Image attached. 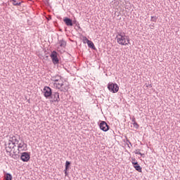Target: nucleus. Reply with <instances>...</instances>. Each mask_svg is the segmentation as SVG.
<instances>
[{"instance_id": "f257e3e1", "label": "nucleus", "mask_w": 180, "mask_h": 180, "mask_svg": "<svg viewBox=\"0 0 180 180\" xmlns=\"http://www.w3.org/2000/svg\"><path fill=\"white\" fill-rule=\"evenodd\" d=\"M115 39L118 44L127 46V43H126V34H124V32H117Z\"/></svg>"}, {"instance_id": "f03ea898", "label": "nucleus", "mask_w": 180, "mask_h": 180, "mask_svg": "<svg viewBox=\"0 0 180 180\" xmlns=\"http://www.w3.org/2000/svg\"><path fill=\"white\" fill-rule=\"evenodd\" d=\"M108 89L110 92H112V94H116L119 92V86L116 83L110 82L108 84Z\"/></svg>"}, {"instance_id": "7ed1b4c3", "label": "nucleus", "mask_w": 180, "mask_h": 180, "mask_svg": "<svg viewBox=\"0 0 180 180\" xmlns=\"http://www.w3.org/2000/svg\"><path fill=\"white\" fill-rule=\"evenodd\" d=\"M50 57L54 65H56V64H60V60L58 59V53H57V51H52Z\"/></svg>"}, {"instance_id": "20e7f679", "label": "nucleus", "mask_w": 180, "mask_h": 180, "mask_svg": "<svg viewBox=\"0 0 180 180\" xmlns=\"http://www.w3.org/2000/svg\"><path fill=\"white\" fill-rule=\"evenodd\" d=\"M55 85L58 86V89H60L61 92H65V91H68V88L67 87V86H64V83L63 82V79H60V81H58V82H55ZM63 86H64V87H63Z\"/></svg>"}, {"instance_id": "39448f33", "label": "nucleus", "mask_w": 180, "mask_h": 180, "mask_svg": "<svg viewBox=\"0 0 180 180\" xmlns=\"http://www.w3.org/2000/svg\"><path fill=\"white\" fill-rule=\"evenodd\" d=\"M44 96L48 99V98H50L53 94V91L51 90V88L50 86H44V91H43Z\"/></svg>"}, {"instance_id": "423d86ee", "label": "nucleus", "mask_w": 180, "mask_h": 180, "mask_svg": "<svg viewBox=\"0 0 180 180\" xmlns=\"http://www.w3.org/2000/svg\"><path fill=\"white\" fill-rule=\"evenodd\" d=\"M20 160L23 162H28L30 160V153L27 152L22 153Z\"/></svg>"}, {"instance_id": "0eeeda50", "label": "nucleus", "mask_w": 180, "mask_h": 180, "mask_svg": "<svg viewBox=\"0 0 180 180\" xmlns=\"http://www.w3.org/2000/svg\"><path fill=\"white\" fill-rule=\"evenodd\" d=\"M99 127L103 131H108L110 129L109 124H108V123H106L105 121H101Z\"/></svg>"}, {"instance_id": "6e6552de", "label": "nucleus", "mask_w": 180, "mask_h": 180, "mask_svg": "<svg viewBox=\"0 0 180 180\" xmlns=\"http://www.w3.org/2000/svg\"><path fill=\"white\" fill-rule=\"evenodd\" d=\"M51 102H60V94L58 92H52L51 97H49Z\"/></svg>"}, {"instance_id": "1a4fd4ad", "label": "nucleus", "mask_w": 180, "mask_h": 180, "mask_svg": "<svg viewBox=\"0 0 180 180\" xmlns=\"http://www.w3.org/2000/svg\"><path fill=\"white\" fill-rule=\"evenodd\" d=\"M18 150L21 149L22 151H27V144L25 143L24 141H22V143H18Z\"/></svg>"}, {"instance_id": "9d476101", "label": "nucleus", "mask_w": 180, "mask_h": 180, "mask_svg": "<svg viewBox=\"0 0 180 180\" xmlns=\"http://www.w3.org/2000/svg\"><path fill=\"white\" fill-rule=\"evenodd\" d=\"M63 22L65 23L66 26H73L74 25L72 20H71V18H69L68 17H65L63 19Z\"/></svg>"}, {"instance_id": "9b49d317", "label": "nucleus", "mask_w": 180, "mask_h": 180, "mask_svg": "<svg viewBox=\"0 0 180 180\" xmlns=\"http://www.w3.org/2000/svg\"><path fill=\"white\" fill-rule=\"evenodd\" d=\"M132 162V165H133L134 168L136 169V171H138V172H142L141 166H140V165H139V162Z\"/></svg>"}, {"instance_id": "f8f14e48", "label": "nucleus", "mask_w": 180, "mask_h": 180, "mask_svg": "<svg viewBox=\"0 0 180 180\" xmlns=\"http://www.w3.org/2000/svg\"><path fill=\"white\" fill-rule=\"evenodd\" d=\"M6 146H8V147ZM5 146L6 153H11V151H12V149L15 148V146H13L12 145V143L11 142H8V145L5 143Z\"/></svg>"}, {"instance_id": "ddd939ff", "label": "nucleus", "mask_w": 180, "mask_h": 180, "mask_svg": "<svg viewBox=\"0 0 180 180\" xmlns=\"http://www.w3.org/2000/svg\"><path fill=\"white\" fill-rule=\"evenodd\" d=\"M10 140H8V143H16V144H19V140L16 139L15 136L10 135L9 136Z\"/></svg>"}, {"instance_id": "4468645a", "label": "nucleus", "mask_w": 180, "mask_h": 180, "mask_svg": "<svg viewBox=\"0 0 180 180\" xmlns=\"http://www.w3.org/2000/svg\"><path fill=\"white\" fill-rule=\"evenodd\" d=\"M51 81H53V82H58V81H60V79H63V77L58 75L56 76L51 77Z\"/></svg>"}, {"instance_id": "2eb2a0df", "label": "nucleus", "mask_w": 180, "mask_h": 180, "mask_svg": "<svg viewBox=\"0 0 180 180\" xmlns=\"http://www.w3.org/2000/svg\"><path fill=\"white\" fill-rule=\"evenodd\" d=\"M87 45L89 49H92V50H96V47H95V44H94V42H92V41H87Z\"/></svg>"}, {"instance_id": "dca6fc26", "label": "nucleus", "mask_w": 180, "mask_h": 180, "mask_svg": "<svg viewBox=\"0 0 180 180\" xmlns=\"http://www.w3.org/2000/svg\"><path fill=\"white\" fill-rule=\"evenodd\" d=\"M60 47H62L63 49H65V46H67V41H65L64 39L59 41Z\"/></svg>"}, {"instance_id": "f3484780", "label": "nucleus", "mask_w": 180, "mask_h": 180, "mask_svg": "<svg viewBox=\"0 0 180 180\" xmlns=\"http://www.w3.org/2000/svg\"><path fill=\"white\" fill-rule=\"evenodd\" d=\"M4 179L5 180H12L13 179L12 174H11L10 173H6L4 174Z\"/></svg>"}, {"instance_id": "a211bd4d", "label": "nucleus", "mask_w": 180, "mask_h": 180, "mask_svg": "<svg viewBox=\"0 0 180 180\" xmlns=\"http://www.w3.org/2000/svg\"><path fill=\"white\" fill-rule=\"evenodd\" d=\"M70 167H71V162L67 160L65 162V169H66V171H68Z\"/></svg>"}, {"instance_id": "6ab92c4d", "label": "nucleus", "mask_w": 180, "mask_h": 180, "mask_svg": "<svg viewBox=\"0 0 180 180\" xmlns=\"http://www.w3.org/2000/svg\"><path fill=\"white\" fill-rule=\"evenodd\" d=\"M20 156L18 154H14L11 155V158H13L14 160H19Z\"/></svg>"}, {"instance_id": "aec40b11", "label": "nucleus", "mask_w": 180, "mask_h": 180, "mask_svg": "<svg viewBox=\"0 0 180 180\" xmlns=\"http://www.w3.org/2000/svg\"><path fill=\"white\" fill-rule=\"evenodd\" d=\"M158 19V17H157V16H151L150 22H156Z\"/></svg>"}, {"instance_id": "412c9836", "label": "nucleus", "mask_w": 180, "mask_h": 180, "mask_svg": "<svg viewBox=\"0 0 180 180\" xmlns=\"http://www.w3.org/2000/svg\"><path fill=\"white\" fill-rule=\"evenodd\" d=\"M73 25H76L78 29H81V27L79 26V22H77V20H73Z\"/></svg>"}, {"instance_id": "4be33fe9", "label": "nucleus", "mask_w": 180, "mask_h": 180, "mask_svg": "<svg viewBox=\"0 0 180 180\" xmlns=\"http://www.w3.org/2000/svg\"><path fill=\"white\" fill-rule=\"evenodd\" d=\"M133 126H134V129H139V127H140V125L138 124L137 122L133 123Z\"/></svg>"}, {"instance_id": "5701e85b", "label": "nucleus", "mask_w": 180, "mask_h": 180, "mask_svg": "<svg viewBox=\"0 0 180 180\" xmlns=\"http://www.w3.org/2000/svg\"><path fill=\"white\" fill-rule=\"evenodd\" d=\"M10 1H11V2H13V6H16V5H17V4L18 2V0H10Z\"/></svg>"}, {"instance_id": "b1692460", "label": "nucleus", "mask_w": 180, "mask_h": 180, "mask_svg": "<svg viewBox=\"0 0 180 180\" xmlns=\"http://www.w3.org/2000/svg\"><path fill=\"white\" fill-rule=\"evenodd\" d=\"M135 153H136V154H138V155H144V154L140 153V149L136 150Z\"/></svg>"}, {"instance_id": "393cba45", "label": "nucleus", "mask_w": 180, "mask_h": 180, "mask_svg": "<svg viewBox=\"0 0 180 180\" xmlns=\"http://www.w3.org/2000/svg\"><path fill=\"white\" fill-rule=\"evenodd\" d=\"M88 41H89V39H88V38H86V37H84L83 43H88Z\"/></svg>"}, {"instance_id": "a878e982", "label": "nucleus", "mask_w": 180, "mask_h": 180, "mask_svg": "<svg viewBox=\"0 0 180 180\" xmlns=\"http://www.w3.org/2000/svg\"><path fill=\"white\" fill-rule=\"evenodd\" d=\"M125 39H126V40H127V44H130V38H129V36H126L125 37Z\"/></svg>"}, {"instance_id": "bb28decb", "label": "nucleus", "mask_w": 180, "mask_h": 180, "mask_svg": "<svg viewBox=\"0 0 180 180\" xmlns=\"http://www.w3.org/2000/svg\"><path fill=\"white\" fill-rule=\"evenodd\" d=\"M23 1H18L17 2V4H16V6H22V4Z\"/></svg>"}, {"instance_id": "cd10ccee", "label": "nucleus", "mask_w": 180, "mask_h": 180, "mask_svg": "<svg viewBox=\"0 0 180 180\" xmlns=\"http://www.w3.org/2000/svg\"><path fill=\"white\" fill-rule=\"evenodd\" d=\"M67 171H68V170H66V169H64L65 176H67L68 175V172H67Z\"/></svg>"}, {"instance_id": "c85d7f7f", "label": "nucleus", "mask_w": 180, "mask_h": 180, "mask_svg": "<svg viewBox=\"0 0 180 180\" xmlns=\"http://www.w3.org/2000/svg\"><path fill=\"white\" fill-rule=\"evenodd\" d=\"M150 29H154V27H155V26L154 25V24H150Z\"/></svg>"}, {"instance_id": "c756f323", "label": "nucleus", "mask_w": 180, "mask_h": 180, "mask_svg": "<svg viewBox=\"0 0 180 180\" xmlns=\"http://www.w3.org/2000/svg\"><path fill=\"white\" fill-rule=\"evenodd\" d=\"M131 122H132V124L133 123H136V118L135 117H133L132 119H131Z\"/></svg>"}, {"instance_id": "7c9ffc66", "label": "nucleus", "mask_w": 180, "mask_h": 180, "mask_svg": "<svg viewBox=\"0 0 180 180\" xmlns=\"http://www.w3.org/2000/svg\"><path fill=\"white\" fill-rule=\"evenodd\" d=\"M11 145H13V147H16V142H11Z\"/></svg>"}, {"instance_id": "2f4dec72", "label": "nucleus", "mask_w": 180, "mask_h": 180, "mask_svg": "<svg viewBox=\"0 0 180 180\" xmlns=\"http://www.w3.org/2000/svg\"><path fill=\"white\" fill-rule=\"evenodd\" d=\"M131 160H132V162H136V158H131Z\"/></svg>"}, {"instance_id": "473e14b6", "label": "nucleus", "mask_w": 180, "mask_h": 180, "mask_svg": "<svg viewBox=\"0 0 180 180\" xmlns=\"http://www.w3.org/2000/svg\"><path fill=\"white\" fill-rule=\"evenodd\" d=\"M129 144H131V142H129Z\"/></svg>"}]
</instances>
